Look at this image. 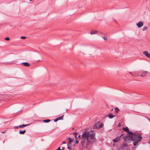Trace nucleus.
Instances as JSON below:
<instances>
[{
  "instance_id": "obj_15",
  "label": "nucleus",
  "mask_w": 150,
  "mask_h": 150,
  "mask_svg": "<svg viewBox=\"0 0 150 150\" xmlns=\"http://www.w3.org/2000/svg\"><path fill=\"white\" fill-rule=\"evenodd\" d=\"M51 120L49 119H46L43 120V122H44L48 123Z\"/></svg>"
},
{
  "instance_id": "obj_10",
  "label": "nucleus",
  "mask_w": 150,
  "mask_h": 150,
  "mask_svg": "<svg viewBox=\"0 0 150 150\" xmlns=\"http://www.w3.org/2000/svg\"><path fill=\"white\" fill-rule=\"evenodd\" d=\"M21 64L23 66L26 67H28L30 65V64L26 62L22 63Z\"/></svg>"
},
{
  "instance_id": "obj_25",
  "label": "nucleus",
  "mask_w": 150,
  "mask_h": 150,
  "mask_svg": "<svg viewBox=\"0 0 150 150\" xmlns=\"http://www.w3.org/2000/svg\"><path fill=\"white\" fill-rule=\"evenodd\" d=\"M26 38H27V37L25 36H22L21 38V39H25Z\"/></svg>"
},
{
  "instance_id": "obj_7",
  "label": "nucleus",
  "mask_w": 150,
  "mask_h": 150,
  "mask_svg": "<svg viewBox=\"0 0 150 150\" xmlns=\"http://www.w3.org/2000/svg\"><path fill=\"white\" fill-rule=\"evenodd\" d=\"M143 54L145 55L147 57L150 58V54H149L147 51H144L143 52Z\"/></svg>"
},
{
  "instance_id": "obj_43",
  "label": "nucleus",
  "mask_w": 150,
  "mask_h": 150,
  "mask_svg": "<svg viewBox=\"0 0 150 150\" xmlns=\"http://www.w3.org/2000/svg\"><path fill=\"white\" fill-rule=\"evenodd\" d=\"M32 0H30V1H32Z\"/></svg>"
},
{
  "instance_id": "obj_36",
  "label": "nucleus",
  "mask_w": 150,
  "mask_h": 150,
  "mask_svg": "<svg viewBox=\"0 0 150 150\" xmlns=\"http://www.w3.org/2000/svg\"><path fill=\"white\" fill-rule=\"evenodd\" d=\"M64 147L62 149H61V150H64Z\"/></svg>"
},
{
  "instance_id": "obj_45",
  "label": "nucleus",
  "mask_w": 150,
  "mask_h": 150,
  "mask_svg": "<svg viewBox=\"0 0 150 150\" xmlns=\"http://www.w3.org/2000/svg\"><path fill=\"white\" fill-rule=\"evenodd\" d=\"M149 143H150V142H148Z\"/></svg>"
},
{
  "instance_id": "obj_14",
  "label": "nucleus",
  "mask_w": 150,
  "mask_h": 150,
  "mask_svg": "<svg viewBox=\"0 0 150 150\" xmlns=\"http://www.w3.org/2000/svg\"><path fill=\"white\" fill-rule=\"evenodd\" d=\"M26 132L25 130L22 131L21 130H19V134H24Z\"/></svg>"
},
{
  "instance_id": "obj_13",
  "label": "nucleus",
  "mask_w": 150,
  "mask_h": 150,
  "mask_svg": "<svg viewBox=\"0 0 150 150\" xmlns=\"http://www.w3.org/2000/svg\"><path fill=\"white\" fill-rule=\"evenodd\" d=\"M29 125V124H26V125L23 124V125H19V128H23V127H26L27 126H28Z\"/></svg>"
},
{
  "instance_id": "obj_34",
  "label": "nucleus",
  "mask_w": 150,
  "mask_h": 150,
  "mask_svg": "<svg viewBox=\"0 0 150 150\" xmlns=\"http://www.w3.org/2000/svg\"><path fill=\"white\" fill-rule=\"evenodd\" d=\"M5 131H2L1 132V133H5Z\"/></svg>"
},
{
  "instance_id": "obj_27",
  "label": "nucleus",
  "mask_w": 150,
  "mask_h": 150,
  "mask_svg": "<svg viewBox=\"0 0 150 150\" xmlns=\"http://www.w3.org/2000/svg\"><path fill=\"white\" fill-rule=\"evenodd\" d=\"M58 121V120L57 119V118H56V119H55L54 120V122H57V121Z\"/></svg>"
},
{
  "instance_id": "obj_2",
  "label": "nucleus",
  "mask_w": 150,
  "mask_h": 150,
  "mask_svg": "<svg viewBox=\"0 0 150 150\" xmlns=\"http://www.w3.org/2000/svg\"><path fill=\"white\" fill-rule=\"evenodd\" d=\"M130 140L133 142V145L136 146L142 139V137L140 134L134 133L131 134Z\"/></svg>"
},
{
  "instance_id": "obj_31",
  "label": "nucleus",
  "mask_w": 150,
  "mask_h": 150,
  "mask_svg": "<svg viewBox=\"0 0 150 150\" xmlns=\"http://www.w3.org/2000/svg\"><path fill=\"white\" fill-rule=\"evenodd\" d=\"M19 128V126H15L14 127V128L15 129H16V128Z\"/></svg>"
},
{
  "instance_id": "obj_22",
  "label": "nucleus",
  "mask_w": 150,
  "mask_h": 150,
  "mask_svg": "<svg viewBox=\"0 0 150 150\" xmlns=\"http://www.w3.org/2000/svg\"><path fill=\"white\" fill-rule=\"evenodd\" d=\"M102 38H103L105 40H108L107 37L106 36L105 37L103 36L102 37Z\"/></svg>"
},
{
  "instance_id": "obj_44",
  "label": "nucleus",
  "mask_w": 150,
  "mask_h": 150,
  "mask_svg": "<svg viewBox=\"0 0 150 150\" xmlns=\"http://www.w3.org/2000/svg\"><path fill=\"white\" fill-rule=\"evenodd\" d=\"M1 101V100H0V102Z\"/></svg>"
},
{
  "instance_id": "obj_29",
  "label": "nucleus",
  "mask_w": 150,
  "mask_h": 150,
  "mask_svg": "<svg viewBox=\"0 0 150 150\" xmlns=\"http://www.w3.org/2000/svg\"><path fill=\"white\" fill-rule=\"evenodd\" d=\"M67 148L69 150H71V147L70 146H68L67 147Z\"/></svg>"
},
{
  "instance_id": "obj_23",
  "label": "nucleus",
  "mask_w": 150,
  "mask_h": 150,
  "mask_svg": "<svg viewBox=\"0 0 150 150\" xmlns=\"http://www.w3.org/2000/svg\"><path fill=\"white\" fill-rule=\"evenodd\" d=\"M147 29V27L146 26H145V27H144L143 28L142 30H143V31H144V30H146Z\"/></svg>"
},
{
  "instance_id": "obj_30",
  "label": "nucleus",
  "mask_w": 150,
  "mask_h": 150,
  "mask_svg": "<svg viewBox=\"0 0 150 150\" xmlns=\"http://www.w3.org/2000/svg\"><path fill=\"white\" fill-rule=\"evenodd\" d=\"M118 126L119 127H121V125L120 123H118Z\"/></svg>"
},
{
  "instance_id": "obj_6",
  "label": "nucleus",
  "mask_w": 150,
  "mask_h": 150,
  "mask_svg": "<svg viewBox=\"0 0 150 150\" xmlns=\"http://www.w3.org/2000/svg\"><path fill=\"white\" fill-rule=\"evenodd\" d=\"M120 137H117L115 139L112 140L113 142L114 143H117L121 139H120Z\"/></svg>"
},
{
  "instance_id": "obj_46",
  "label": "nucleus",
  "mask_w": 150,
  "mask_h": 150,
  "mask_svg": "<svg viewBox=\"0 0 150 150\" xmlns=\"http://www.w3.org/2000/svg\"><path fill=\"white\" fill-rule=\"evenodd\" d=\"M149 121H150V120H149Z\"/></svg>"
},
{
  "instance_id": "obj_19",
  "label": "nucleus",
  "mask_w": 150,
  "mask_h": 150,
  "mask_svg": "<svg viewBox=\"0 0 150 150\" xmlns=\"http://www.w3.org/2000/svg\"><path fill=\"white\" fill-rule=\"evenodd\" d=\"M128 145L125 143L123 142L122 143V148H123L125 146H127Z\"/></svg>"
},
{
  "instance_id": "obj_17",
  "label": "nucleus",
  "mask_w": 150,
  "mask_h": 150,
  "mask_svg": "<svg viewBox=\"0 0 150 150\" xmlns=\"http://www.w3.org/2000/svg\"><path fill=\"white\" fill-rule=\"evenodd\" d=\"M115 112L117 113L118 111H119V109L117 107H115Z\"/></svg>"
},
{
  "instance_id": "obj_26",
  "label": "nucleus",
  "mask_w": 150,
  "mask_h": 150,
  "mask_svg": "<svg viewBox=\"0 0 150 150\" xmlns=\"http://www.w3.org/2000/svg\"><path fill=\"white\" fill-rule=\"evenodd\" d=\"M124 134H122L120 135V136H118V137H120V139H121V138H122V137L124 135Z\"/></svg>"
},
{
  "instance_id": "obj_24",
  "label": "nucleus",
  "mask_w": 150,
  "mask_h": 150,
  "mask_svg": "<svg viewBox=\"0 0 150 150\" xmlns=\"http://www.w3.org/2000/svg\"><path fill=\"white\" fill-rule=\"evenodd\" d=\"M5 40L7 41H9L10 40V38L8 37H6L5 38Z\"/></svg>"
},
{
  "instance_id": "obj_40",
  "label": "nucleus",
  "mask_w": 150,
  "mask_h": 150,
  "mask_svg": "<svg viewBox=\"0 0 150 150\" xmlns=\"http://www.w3.org/2000/svg\"><path fill=\"white\" fill-rule=\"evenodd\" d=\"M115 144H113V146H114V145H115Z\"/></svg>"
},
{
  "instance_id": "obj_28",
  "label": "nucleus",
  "mask_w": 150,
  "mask_h": 150,
  "mask_svg": "<svg viewBox=\"0 0 150 150\" xmlns=\"http://www.w3.org/2000/svg\"><path fill=\"white\" fill-rule=\"evenodd\" d=\"M76 139V144H78V143L79 142V141H78L77 140V139Z\"/></svg>"
},
{
  "instance_id": "obj_21",
  "label": "nucleus",
  "mask_w": 150,
  "mask_h": 150,
  "mask_svg": "<svg viewBox=\"0 0 150 150\" xmlns=\"http://www.w3.org/2000/svg\"><path fill=\"white\" fill-rule=\"evenodd\" d=\"M99 126V125L98 124H96L95 125H94L93 126V128H94V129H97V128H95V127H98Z\"/></svg>"
},
{
  "instance_id": "obj_11",
  "label": "nucleus",
  "mask_w": 150,
  "mask_h": 150,
  "mask_svg": "<svg viewBox=\"0 0 150 150\" xmlns=\"http://www.w3.org/2000/svg\"><path fill=\"white\" fill-rule=\"evenodd\" d=\"M97 32V31L96 30H92L91 32L90 33L91 34H96Z\"/></svg>"
},
{
  "instance_id": "obj_16",
  "label": "nucleus",
  "mask_w": 150,
  "mask_h": 150,
  "mask_svg": "<svg viewBox=\"0 0 150 150\" xmlns=\"http://www.w3.org/2000/svg\"><path fill=\"white\" fill-rule=\"evenodd\" d=\"M67 139H68V143L69 144H70L72 142L71 139L70 137H68Z\"/></svg>"
},
{
  "instance_id": "obj_4",
  "label": "nucleus",
  "mask_w": 150,
  "mask_h": 150,
  "mask_svg": "<svg viewBox=\"0 0 150 150\" xmlns=\"http://www.w3.org/2000/svg\"><path fill=\"white\" fill-rule=\"evenodd\" d=\"M73 135H74V137L75 139H81L82 138L81 137V136L80 134L77 132H74L73 133Z\"/></svg>"
},
{
  "instance_id": "obj_42",
  "label": "nucleus",
  "mask_w": 150,
  "mask_h": 150,
  "mask_svg": "<svg viewBox=\"0 0 150 150\" xmlns=\"http://www.w3.org/2000/svg\"><path fill=\"white\" fill-rule=\"evenodd\" d=\"M115 22H116V21L115 20Z\"/></svg>"
},
{
  "instance_id": "obj_20",
  "label": "nucleus",
  "mask_w": 150,
  "mask_h": 150,
  "mask_svg": "<svg viewBox=\"0 0 150 150\" xmlns=\"http://www.w3.org/2000/svg\"><path fill=\"white\" fill-rule=\"evenodd\" d=\"M103 126V124H100V125H99V126L98 127H96L95 128H97L98 129H99L100 128H102V127Z\"/></svg>"
},
{
  "instance_id": "obj_35",
  "label": "nucleus",
  "mask_w": 150,
  "mask_h": 150,
  "mask_svg": "<svg viewBox=\"0 0 150 150\" xmlns=\"http://www.w3.org/2000/svg\"><path fill=\"white\" fill-rule=\"evenodd\" d=\"M99 33L100 34H103V33H102V32H99Z\"/></svg>"
},
{
  "instance_id": "obj_9",
  "label": "nucleus",
  "mask_w": 150,
  "mask_h": 150,
  "mask_svg": "<svg viewBox=\"0 0 150 150\" xmlns=\"http://www.w3.org/2000/svg\"><path fill=\"white\" fill-rule=\"evenodd\" d=\"M148 71H144L142 72L141 74L140 75L141 76L145 77L146 76V75L147 74Z\"/></svg>"
},
{
  "instance_id": "obj_32",
  "label": "nucleus",
  "mask_w": 150,
  "mask_h": 150,
  "mask_svg": "<svg viewBox=\"0 0 150 150\" xmlns=\"http://www.w3.org/2000/svg\"><path fill=\"white\" fill-rule=\"evenodd\" d=\"M71 140H72V142H73V141L74 140V138H73L72 139H71Z\"/></svg>"
},
{
  "instance_id": "obj_3",
  "label": "nucleus",
  "mask_w": 150,
  "mask_h": 150,
  "mask_svg": "<svg viewBox=\"0 0 150 150\" xmlns=\"http://www.w3.org/2000/svg\"><path fill=\"white\" fill-rule=\"evenodd\" d=\"M130 134H127L126 136L122 137V139L124 140V142H127L129 139H130V137L131 136V134H133V132H130Z\"/></svg>"
},
{
  "instance_id": "obj_18",
  "label": "nucleus",
  "mask_w": 150,
  "mask_h": 150,
  "mask_svg": "<svg viewBox=\"0 0 150 150\" xmlns=\"http://www.w3.org/2000/svg\"><path fill=\"white\" fill-rule=\"evenodd\" d=\"M64 116V115H63L62 116L58 117L57 118L58 120H63Z\"/></svg>"
},
{
  "instance_id": "obj_41",
  "label": "nucleus",
  "mask_w": 150,
  "mask_h": 150,
  "mask_svg": "<svg viewBox=\"0 0 150 150\" xmlns=\"http://www.w3.org/2000/svg\"><path fill=\"white\" fill-rule=\"evenodd\" d=\"M74 129V128H73L72 129Z\"/></svg>"
},
{
  "instance_id": "obj_1",
  "label": "nucleus",
  "mask_w": 150,
  "mask_h": 150,
  "mask_svg": "<svg viewBox=\"0 0 150 150\" xmlns=\"http://www.w3.org/2000/svg\"><path fill=\"white\" fill-rule=\"evenodd\" d=\"M82 139L81 140L82 146H85L86 147L88 146V143H93L95 142V133L93 131H84L81 136Z\"/></svg>"
},
{
  "instance_id": "obj_38",
  "label": "nucleus",
  "mask_w": 150,
  "mask_h": 150,
  "mask_svg": "<svg viewBox=\"0 0 150 150\" xmlns=\"http://www.w3.org/2000/svg\"><path fill=\"white\" fill-rule=\"evenodd\" d=\"M68 109H67L66 110V111H67H67H68Z\"/></svg>"
},
{
  "instance_id": "obj_8",
  "label": "nucleus",
  "mask_w": 150,
  "mask_h": 150,
  "mask_svg": "<svg viewBox=\"0 0 150 150\" xmlns=\"http://www.w3.org/2000/svg\"><path fill=\"white\" fill-rule=\"evenodd\" d=\"M122 129L124 131H125L128 133L127 134H130V132H131V131H129V129L127 127H123Z\"/></svg>"
},
{
  "instance_id": "obj_33",
  "label": "nucleus",
  "mask_w": 150,
  "mask_h": 150,
  "mask_svg": "<svg viewBox=\"0 0 150 150\" xmlns=\"http://www.w3.org/2000/svg\"><path fill=\"white\" fill-rule=\"evenodd\" d=\"M62 143L63 144H66V142H65L64 141H63L62 142Z\"/></svg>"
},
{
  "instance_id": "obj_39",
  "label": "nucleus",
  "mask_w": 150,
  "mask_h": 150,
  "mask_svg": "<svg viewBox=\"0 0 150 150\" xmlns=\"http://www.w3.org/2000/svg\"><path fill=\"white\" fill-rule=\"evenodd\" d=\"M16 63V62H15L14 63H11V64H15Z\"/></svg>"
},
{
  "instance_id": "obj_12",
  "label": "nucleus",
  "mask_w": 150,
  "mask_h": 150,
  "mask_svg": "<svg viewBox=\"0 0 150 150\" xmlns=\"http://www.w3.org/2000/svg\"><path fill=\"white\" fill-rule=\"evenodd\" d=\"M115 116V115H114L111 114L108 115V117L110 119H112Z\"/></svg>"
},
{
  "instance_id": "obj_5",
  "label": "nucleus",
  "mask_w": 150,
  "mask_h": 150,
  "mask_svg": "<svg viewBox=\"0 0 150 150\" xmlns=\"http://www.w3.org/2000/svg\"><path fill=\"white\" fill-rule=\"evenodd\" d=\"M143 22L142 21H140L138 23H136V25L138 26L139 28H141L143 25Z\"/></svg>"
},
{
  "instance_id": "obj_37",
  "label": "nucleus",
  "mask_w": 150,
  "mask_h": 150,
  "mask_svg": "<svg viewBox=\"0 0 150 150\" xmlns=\"http://www.w3.org/2000/svg\"><path fill=\"white\" fill-rule=\"evenodd\" d=\"M129 74H131L132 75V73H131V72H130L129 73Z\"/></svg>"
}]
</instances>
